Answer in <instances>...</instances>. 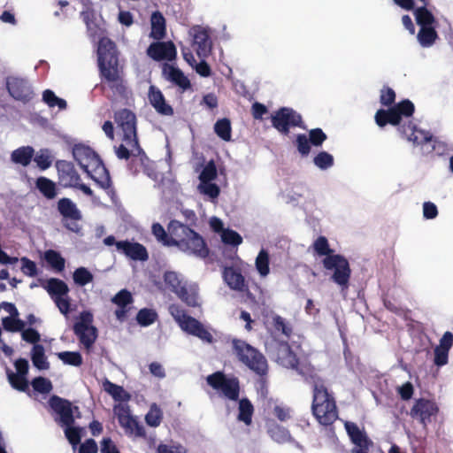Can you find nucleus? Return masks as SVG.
<instances>
[{
    "label": "nucleus",
    "mask_w": 453,
    "mask_h": 453,
    "mask_svg": "<svg viewBox=\"0 0 453 453\" xmlns=\"http://www.w3.org/2000/svg\"><path fill=\"white\" fill-rule=\"evenodd\" d=\"M97 64L100 75L108 82L119 79L118 51L114 42L108 38H102L97 47Z\"/></svg>",
    "instance_id": "nucleus-5"
},
{
    "label": "nucleus",
    "mask_w": 453,
    "mask_h": 453,
    "mask_svg": "<svg viewBox=\"0 0 453 453\" xmlns=\"http://www.w3.org/2000/svg\"><path fill=\"white\" fill-rule=\"evenodd\" d=\"M167 229L171 235H174L173 247L188 256L204 259L210 254V250L203 236L192 227L177 219L170 220Z\"/></svg>",
    "instance_id": "nucleus-2"
},
{
    "label": "nucleus",
    "mask_w": 453,
    "mask_h": 453,
    "mask_svg": "<svg viewBox=\"0 0 453 453\" xmlns=\"http://www.w3.org/2000/svg\"><path fill=\"white\" fill-rule=\"evenodd\" d=\"M163 280L166 287L188 306L197 307L200 305L197 285L188 286L181 273L175 271H165Z\"/></svg>",
    "instance_id": "nucleus-6"
},
{
    "label": "nucleus",
    "mask_w": 453,
    "mask_h": 453,
    "mask_svg": "<svg viewBox=\"0 0 453 453\" xmlns=\"http://www.w3.org/2000/svg\"><path fill=\"white\" fill-rule=\"evenodd\" d=\"M397 394L403 401H409L414 394V387L411 381H406L396 388Z\"/></svg>",
    "instance_id": "nucleus-63"
},
{
    "label": "nucleus",
    "mask_w": 453,
    "mask_h": 453,
    "mask_svg": "<svg viewBox=\"0 0 453 453\" xmlns=\"http://www.w3.org/2000/svg\"><path fill=\"white\" fill-rule=\"evenodd\" d=\"M148 99L155 111L162 116H173V108L166 102L162 91L154 85H150L148 92Z\"/></svg>",
    "instance_id": "nucleus-26"
},
{
    "label": "nucleus",
    "mask_w": 453,
    "mask_h": 453,
    "mask_svg": "<svg viewBox=\"0 0 453 453\" xmlns=\"http://www.w3.org/2000/svg\"><path fill=\"white\" fill-rule=\"evenodd\" d=\"M254 412V407L251 402L247 398L243 397L239 400L238 406V416L237 419L249 426L252 422V416Z\"/></svg>",
    "instance_id": "nucleus-42"
},
{
    "label": "nucleus",
    "mask_w": 453,
    "mask_h": 453,
    "mask_svg": "<svg viewBox=\"0 0 453 453\" xmlns=\"http://www.w3.org/2000/svg\"><path fill=\"white\" fill-rule=\"evenodd\" d=\"M35 185V188L47 200L55 199L58 194L56 182L45 176L37 177Z\"/></svg>",
    "instance_id": "nucleus-31"
},
{
    "label": "nucleus",
    "mask_w": 453,
    "mask_h": 453,
    "mask_svg": "<svg viewBox=\"0 0 453 453\" xmlns=\"http://www.w3.org/2000/svg\"><path fill=\"white\" fill-rule=\"evenodd\" d=\"M118 251L128 259L135 262H146L149 259L147 248L134 240H121L118 242Z\"/></svg>",
    "instance_id": "nucleus-21"
},
{
    "label": "nucleus",
    "mask_w": 453,
    "mask_h": 453,
    "mask_svg": "<svg viewBox=\"0 0 453 453\" xmlns=\"http://www.w3.org/2000/svg\"><path fill=\"white\" fill-rule=\"evenodd\" d=\"M162 74L166 81L179 87L183 91L191 88L189 79L179 67L173 65L165 64L162 68Z\"/></svg>",
    "instance_id": "nucleus-27"
},
{
    "label": "nucleus",
    "mask_w": 453,
    "mask_h": 453,
    "mask_svg": "<svg viewBox=\"0 0 453 453\" xmlns=\"http://www.w3.org/2000/svg\"><path fill=\"white\" fill-rule=\"evenodd\" d=\"M111 303L117 306H130L134 303V298L129 290L123 288L111 297Z\"/></svg>",
    "instance_id": "nucleus-59"
},
{
    "label": "nucleus",
    "mask_w": 453,
    "mask_h": 453,
    "mask_svg": "<svg viewBox=\"0 0 453 453\" xmlns=\"http://www.w3.org/2000/svg\"><path fill=\"white\" fill-rule=\"evenodd\" d=\"M272 127L280 134L288 135L291 127H300L306 130L302 115L290 107L282 106L271 114Z\"/></svg>",
    "instance_id": "nucleus-9"
},
{
    "label": "nucleus",
    "mask_w": 453,
    "mask_h": 453,
    "mask_svg": "<svg viewBox=\"0 0 453 453\" xmlns=\"http://www.w3.org/2000/svg\"><path fill=\"white\" fill-rule=\"evenodd\" d=\"M222 278L228 288L234 291L242 292L247 288L246 280L240 269L234 266H225Z\"/></svg>",
    "instance_id": "nucleus-28"
},
{
    "label": "nucleus",
    "mask_w": 453,
    "mask_h": 453,
    "mask_svg": "<svg viewBox=\"0 0 453 453\" xmlns=\"http://www.w3.org/2000/svg\"><path fill=\"white\" fill-rule=\"evenodd\" d=\"M6 375L12 388L19 392H27L28 390L29 381L27 376L19 377V374L14 373L9 368L6 369Z\"/></svg>",
    "instance_id": "nucleus-49"
},
{
    "label": "nucleus",
    "mask_w": 453,
    "mask_h": 453,
    "mask_svg": "<svg viewBox=\"0 0 453 453\" xmlns=\"http://www.w3.org/2000/svg\"><path fill=\"white\" fill-rule=\"evenodd\" d=\"M30 358L34 367L39 371L48 370L50 362L45 355V349L42 344H35L32 347Z\"/></svg>",
    "instance_id": "nucleus-36"
},
{
    "label": "nucleus",
    "mask_w": 453,
    "mask_h": 453,
    "mask_svg": "<svg viewBox=\"0 0 453 453\" xmlns=\"http://www.w3.org/2000/svg\"><path fill=\"white\" fill-rule=\"evenodd\" d=\"M21 334V339L30 344L35 345L40 344L39 342L41 341V334L37 329H35L33 326L28 327H23L22 330L19 332Z\"/></svg>",
    "instance_id": "nucleus-60"
},
{
    "label": "nucleus",
    "mask_w": 453,
    "mask_h": 453,
    "mask_svg": "<svg viewBox=\"0 0 453 453\" xmlns=\"http://www.w3.org/2000/svg\"><path fill=\"white\" fill-rule=\"evenodd\" d=\"M326 270L333 271L330 280L345 294L349 288L351 268L348 259L342 254L327 256L322 260Z\"/></svg>",
    "instance_id": "nucleus-7"
},
{
    "label": "nucleus",
    "mask_w": 453,
    "mask_h": 453,
    "mask_svg": "<svg viewBox=\"0 0 453 453\" xmlns=\"http://www.w3.org/2000/svg\"><path fill=\"white\" fill-rule=\"evenodd\" d=\"M49 405L57 414L55 421L62 427L74 424L73 407L70 401L61 398L56 395L49 399Z\"/></svg>",
    "instance_id": "nucleus-17"
},
{
    "label": "nucleus",
    "mask_w": 453,
    "mask_h": 453,
    "mask_svg": "<svg viewBox=\"0 0 453 453\" xmlns=\"http://www.w3.org/2000/svg\"><path fill=\"white\" fill-rule=\"evenodd\" d=\"M221 242L233 248L238 247L242 242V237L236 231L226 228L220 234Z\"/></svg>",
    "instance_id": "nucleus-56"
},
{
    "label": "nucleus",
    "mask_w": 453,
    "mask_h": 453,
    "mask_svg": "<svg viewBox=\"0 0 453 453\" xmlns=\"http://www.w3.org/2000/svg\"><path fill=\"white\" fill-rule=\"evenodd\" d=\"M42 258L54 271L61 273L65 270V259L62 257L60 252L49 249L44 251Z\"/></svg>",
    "instance_id": "nucleus-39"
},
{
    "label": "nucleus",
    "mask_w": 453,
    "mask_h": 453,
    "mask_svg": "<svg viewBox=\"0 0 453 453\" xmlns=\"http://www.w3.org/2000/svg\"><path fill=\"white\" fill-rule=\"evenodd\" d=\"M146 53L155 61H172L177 57V49L172 41L153 42L147 48Z\"/></svg>",
    "instance_id": "nucleus-22"
},
{
    "label": "nucleus",
    "mask_w": 453,
    "mask_h": 453,
    "mask_svg": "<svg viewBox=\"0 0 453 453\" xmlns=\"http://www.w3.org/2000/svg\"><path fill=\"white\" fill-rule=\"evenodd\" d=\"M344 426L348 436L349 437L351 442L355 445V447L372 441L368 438L366 433L364 430H361L356 423L351 421H346Z\"/></svg>",
    "instance_id": "nucleus-35"
},
{
    "label": "nucleus",
    "mask_w": 453,
    "mask_h": 453,
    "mask_svg": "<svg viewBox=\"0 0 453 453\" xmlns=\"http://www.w3.org/2000/svg\"><path fill=\"white\" fill-rule=\"evenodd\" d=\"M269 352L280 365L290 368L304 376L303 368L298 366L299 360L288 342L273 340L268 346Z\"/></svg>",
    "instance_id": "nucleus-12"
},
{
    "label": "nucleus",
    "mask_w": 453,
    "mask_h": 453,
    "mask_svg": "<svg viewBox=\"0 0 453 453\" xmlns=\"http://www.w3.org/2000/svg\"><path fill=\"white\" fill-rule=\"evenodd\" d=\"M179 326L186 334L197 337L203 343L212 344L215 341L212 334L204 326V325L192 316H181L179 321Z\"/></svg>",
    "instance_id": "nucleus-18"
},
{
    "label": "nucleus",
    "mask_w": 453,
    "mask_h": 453,
    "mask_svg": "<svg viewBox=\"0 0 453 453\" xmlns=\"http://www.w3.org/2000/svg\"><path fill=\"white\" fill-rule=\"evenodd\" d=\"M198 173V180L201 181H215L219 176L217 165L213 159L206 163L200 164L195 169Z\"/></svg>",
    "instance_id": "nucleus-34"
},
{
    "label": "nucleus",
    "mask_w": 453,
    "mask_h": 453,
    "mask_svg": "<svg viewBox=\"0 0 453 453\" xmlns=\"http://www.w3.org/2000/svg\"><path fill=\"white\" fill-rule=\"evenodd\" d=\"M267 433L270 437L278 443H285L292 441L289 431L276 423L268 425Z\"/></svg>",
    "instance_id": "nucleus-41"
},
{
    "label": "nucleus",
    "mask_w": 453,
    "mask_h": 453,
    "mask_svg": "<svg viewBox=\"0 0 453 453\" xmlns=\"http://www.w3.org/2000/svg\"><path fill=\"white\" fill-rule=\"evenodd\" d=\"M327 140L326 134L320 127L310 129L308 134H297L294 142L297 152L302 157H306L311 151V147L320 148Z\"/></svg>",
    "instance_id": "nucleus-13"
},
{
    "label": "nucleus",
    "mask_w": 453,
    "mask_h": 453,
    "mask_svg": "<svg viewBox=\"0 0 453 453\" xmlns=\"http://www.w3.org/2000/svg\"><path fill=\"white\" fill-rule=\"evenodd\" d=\"M87 173L88 177L93 180L100 188L104 190H108V193L114 194L111 188V179L108 169L105 167L101 157L98 159V163L95 162L88 167L87 171H83Z\"/></svg>",
    "instance_id": "nucleus-23"
},
{
    "label": "nucleus",
    "mask_w": 453,
    "mask_h": 453,
    "mask_svg": "<svg viewBox=\"0 0 453 453\" xmlns=\"http://www.w3.org/2000/svg\"><path fill=\"white\" fill-rule=\"evenodd\" d=\"M114 120L123 133V141L137 135L136 116L128 109H121L114 113Z\"/></svg>",
    "instance_id": "nucleus-20"
},
{
    "label": "nucleus",
    "mask_w": 453,
    "mask_h": 453,
    "mask_svg": "<svg viewBox=\"0 0 453 453\" xmlns=\"http://www.w3.org/2000/svg\"><path fill=\"white\" fill-rule=\"evenodd\" d=\"M58 211L65 219L81 220L82 218L81 211L75 203L70 198L62 197L58 201Z\"/></svg>",
    "instance_id": "nucleus-29"
},
{
    "label": "nucleus",
    "mask_w": 453,
    "mask_h": 453,
    "mask_svg": "<svg viewBox=\"0 0 453 453\" xmlns=\"http://www.w3.org/2000/svg\"><path fill=\"white\" fill-rule=\"evenodd\" d=\"M72 154L83 171H87L88 167H91L93 163H98L100 158L99 155L93 149L82 143L75 144L72 149Z\"/></svg>",
    "instance_id": "nucleus-25"
},
{
    "label": "nucleus",
    "mask_w": 453,
    "mask_h": 453,
    "mask_svg": "<svg viewBox=\"0 0 453 453\" xmlns=\"http://www.w3.org/2000/svg\"><path fill=\"white\" fill-rule=\"evenodd\" d=\"M19 261L21 263L20 270L25 275L28 277H35L38 275L39 270L35 261L27 257H22Z\"/></svg>",
    "instance_id": "nucleus-61"
},
{
    "label": "nucleus",
    "mask_w": 453,
    "mask_h": 453,
    "mask_svg": "<svg viewBox=\"0 0 453 453\" xmlns=\"http://www.w3.org/2000/svg\"><path fill=\"white\" fill-rule=\"evenodd\" d=\"M151 233L156 238V240L163 246L173 247V244L175 243L174 235H171L169 231H166L160 223L154 222L152 224Z\"/></svg>",
    "instance_id": "nucleus-38"
},
{
    "label": "nucleus",
    "mask_w": 453,
    "mask_h": 453,
    "mask_svg": "<svg viewBox=\"0 0 453 453\" xmlns=\"http://www.w3.org/2000/svg\"><path fill=\"white\" fill-rule=\"evenodd\" d=\"M439 412L437 403L424 397L415 399L409 415L411 418L418 420L426 430L428 424L432 422V418L436 417Z\"/></svg>",
    "instance_id": "nucleus-14"
},
{
    "label": "nucleus",
    "mask_w": 453,
    "mask_h": 453,
    "mask_svg": "<svg viewBox=\"0 0 453 453\" xmlns=\"http://www.w3.org/2000/svg\"><path fill=\"white\" fill-rule=\"evenodd\" d=\"M255 266L261 277H266L270 273V255L267 250L262 248L255 260Z\"/></svg>",
    "instance_id": "nucleus-46"
},
{
    "label": "nucleus",
    "mask_w": 453,
    "mask_h": 453,
    "mask_svg": "<svg viewBox=\"0 0 453 453\" xmlns=\"http://www.w3.org/2000/svg\"><path fill=\"white\" fill-rule=\"evenodd\" d=\"M215 134L223 141L230 142L232 139L231 121L227 118L219 119L213 127Z\"/></svg>",
    "instance_id": "nucleus-45"
},
{
    "label": "nucleus",
    "mask_w": 453,
    "mask_h": 453,
    "mask_svg": "<svg viewBox=\"0 0 453 453\" xmlns=\"http://www.w3.org/2000/svg\"><path fill=\"white\" fill-rule=\"evenodd\" d=\"M64 429L65 436L68 442L71 444L73 449H76L81 443V438L84 434V428L74 425L62 426Z\"/></svg>",
    "instance_id": "nucleus-43"
},
{
    "label": "nucleus",
    "mask_w": 453,
    "mask_h": 453,
    "mask_svg": "<svg viewBox=\"0 0 453 453\" xmlns=\"http://www.w3.org/2000/svg\"><path fill=\"white\" fill-rule=\"evenodd\" d=\"M427 4H422V6L414 7L413 13L416 22L419 28L436 27V19L431 11L427 9Z\"/></svg>",
    "instance_id": "nucleus-32"
},
{
    "label": "nucleus",
    "mask_w": 453,
    "mask_h": 453,
    "mask_svg": "<svg viewBox=\"0 0 453 453\" xmlns=\"http://www.w3.org/2000/svg\"><path fill=\"white\" fill-rule=\"evenodd\" d=\"M207 384L231 401H238L240 382L236 377H226L223 372L218 371L206 377Z\"/></svg>",
    "instance_id": "nucleus-11"
},
{
    "label": "nucleus",
    "mask_w": 453,
    "mask_h": 453,
    "mask_svg": "<svg viewBox=\"0 0 453 453\" xmlns=\"http://www.w3.org/2000/svg\"><path fill=\"white\" fill-rule=\"evenodd\" d=\"M3 329L9 333H19L26 326L25 320L19 319V315L2 318Z\"/></svg>",
    "instance_id": "nucleus-50"
},
{
    "label": "nucleus",
    "mask_w": 453,
    "mask_h": 453,
    "mask_svg": "<svg viewBox=\"0 0 453 453\" xmlns=\"http://www.w3.org/2000/svg\"><path fill=\"white\" fill-rule=\"evenodd\" d=\"M449 350L436 346L434 349V364L438 367L447 365L449 362Z\"/></svg>",
    "instance_id": "nucleus-62"
},
{
    "label": "nucleus",
    "mask_w": 453,
    "mask_h": 453,
    "mask_svg": "<svg viewBox=\"0 0 453 453\" xmlns=\"http://www.w3.org/2000/svg\"><path fill=\"white\" fill-rule=\"evenodd\" d=\"M232 344L238 359L260 377L259 383L264 387L268 372L265 356L244 341L234 339Z\"/></svg>",
    "instance_id": "nucleus-3"
},
{
    "label": "nucleus",
    "mask_w": 453,
    "mask_h": 453,
    "mask_svg": "<svg viewBox=\"0 0 453 453\" xmlns=\"http://www.w3.org/2000/svg\"><path fill=\"white\" fill-rule=\"evenodd\" d=\"M56 168L59 183L64 188H73L81 180L80 174L73 163L65 160H58L56 162Z\"/></svg>",
    "instance_id": "nucleus-24"
},
{
    "label": "nucleus",
    "mask_w": 453,
    "mask_h": 453,
    "mask_svg": "<svg viewBox=\"0 0 453 453\" xmlns=\"http://www.w3.org/2000/svg\"><path fill=\"white\" fill-rule=\"evenodd\" d=\"M104 389L109 394L114 401L118 402H127L131 398V395L127 392L123 387L117 385L108 379L104 381Z\"/></svg>",
    "instance_id": "nucleus-37"
},
{
    "label": "nucleus",
    "mask_w": 453,
    "mask_h": 453,
    "mask_svg": "<svg viewBox=\"0 0 453 453\" xmlns=\"http://www.w3.org/2000/svg\"><path fill=\"white\" fill-rule=\"evenodd\" d=\"M113 411L127 434H134L139 438L146 435L144 426L131 415L130 408L127 403H119L115 404Z\"/></svg>",
    "instance_id": "nucleus-15"
},
{
    "label": "nucleus",
    "mask_w": 453,
    "mask_h": 453,
    "mask_svg": "<svg viewBox=\"0 0 453 453\" xmlns=\"http://www.w3.org/2000/svg\"><path fill=\"white\" fill-rule=\"evenodd\" d=\"M137 324L142 327L152 325L157 319V313L150 308H142L136 314Z\"/></svg>",
    "instance_id": "nucleus-55"
},
{
    "label": "nucleus",
    "mask_w": 453,
    "mask_h": 453,
    "mask_svg": "<svg viewBox=\"0 0 453 453\" xmlns=\"http://www.w3.org/2000/svg\"><path fill=\"white\" fill-rule=\"evenodd\" d=\"M42 102L50 108L58 107L59 110H65L67 107V103L65 99L58 97L51 89H45L42 92Z\"/></svg>",
    "instance_id": "nucleus-51"
},
{
    "label": "nucleus",
    "mask_w": 453,
    "mask_h": 453,
    "mask_svg": "<svg viewBox=\"0 0 453 453\" xmlns=\"http://www.w3.org/2000/svg\"><path fill=\"white\" fill-rule=\"evenodd\" d=\"M313 416L323 426H329L337 418L336 404L323 384L313 385V399L311 404Z\"/></svg>",
    "instance_id": "nucleus-4"
},
{
    "label": "nucleus",
    "mask_w": 453,
    "mask_h": 453,
    "mask_svg": "<svg viewBox=\"0 0 453 453\" xmlns=\"http://www.w3.org/2000/svg\"><path fill=\"white\" fill-rule=\"evenodd\" d=\"M313 250L314 252L319 257L325 256L326 257L327 256L334 255V250L330 249L328 240L323 235L319 236L313 242Z\"/></svg>",
    "instance_id": "nucleus-57"
},
{
    "label": "nucleus",
    "mask_w": 453,
    "mask_h": 453,
    "mask_svg": "<svg viewBox=\"0 0 453 453\" xmlns=\"http://www.w3.org/2000/svg\"><path fill=\"white\" fill-rule=\"evenodd\" d=\"M73 282L79 287H84L94 280L93 273L84 266H80L73 273Z\"/></svg>",
    "instance_id": "nucleus-52"
},
{
    "label": "nucleus",
    "mask_w": 453,
    "mask_h": 453,
    "mask_svg": "<svg viewBox=\"0 0 453 453\" xmlns=\"http://www.w3.org/2000/svg\"><path fill=\"white\" fill-rule=\"evenodd\" d=\"M74 334L78 337L80 343L85 349H90L96 342L98 331L93 326V314L89 311H83L80 313L73 326Z\"/></svg>",
    "instance_id": "nucleus-10"
},
{
    "label": "nucleus",
    "mask_w": 453,
    "mask_h": 453,
    "mask_svg": "<svg viewBox=\"0 0 453 453\" xmlns=\"http://www.w3.org/2000/svg\"><path fill=\"white\" fill-rule=\"evenodd\" d=\"M193 38V43L196 45V54L199 58L208 57L212 50V41L210 35V28L200 25L193 26L189 30Z\"/></svg>",
    "instance_id": "nucleus-19"
},
{
    "label": "nucleus",
    "mask_w": 453,
    "mask_h": 453,
    "mask_svg": "<svg viewBox=\"0 0 453 453\" xmlns=\"http://www.w3.org/2000/svg\"><path fill=\"white\" fill-rule=\"evenodd\" d=\"M78 452L79 453H97L98 446H97L96 441L92 438L86 439L83 442H81L79 445Z\"/></svg>",
    "instance_id": "nucleus-64"
},
{
    "label": "nucleus",
    "mask_w": 453,
    "mask_h": 453,
    "mask_svg": "<svg viewBox=\"0 0 453 453\" xmlns=\"http://www.w3.org/2000/svg\"><path fill=\"white\" fill-rule=\"evenodd\" d=\"M35 152V149L30 145L21 146L11 153V161L26 167L33 160Z\"/></svg>",
    "instance_id": "nucleus-33"
},
{
    "label": "nucleus",
    "mask_w": 453,
    "mask_h": 453,
    "mask_svg": "<svg viewBox=\"0 0 453 453\" xmlns=\"http://www.w3.org/2000/svg\"><path fill=\"white\" fill-rule=\"evenodd\" d=\"M42 287L47 291L59 311L67 316L71 309V298L69 297L70 288L65 281L61 279L51 277L42 281Z\"/></svg>",
    "instance_id": "nucleus-8"
},
{
    "label": "nucleus",
    "mask_w": 453,
    "mask_h": 453,
    "mask_svg": "<svg viewBox=\"0 0 453 453\" xmlns=\"http://www.w3.org/2000/svg\"><path fill=\"white\" fill-rule=\"evenodd\" d=\"M197 191L210 202L215 203L220 195V187L215 181H201L197 185Z\"/></svg>",
    "instance_id": "nucleus-40"
},
{
    "label": "nucleus",
    "mask_w": 453,
    "mask_h": 453,
    "mask_svg": "<svg viewBox=\"0 0 453 453\" xmlns=\"http://www.w3.org/2000/svg\"><path fill=\"white\" fill-rule=\"evenodd\" d=\"M437 38L438 34L436 27H421L417 35V39L423 48H429L433 46Z\"/></svg>",
    "instance_id": "nucleus-44"
},
{
    "label": "nucleus",
    "mask_w": 453,
    "mask_h": 453,
    "mask_svg": "<svg viewBox=\"0 0 453 453\" xmlns=\"http://www.w3.org/2000/svg\"><path fill=\"white\" fill-rule=\"evenodd\" d=\"M415 111L414 104L409 99H403L388 110L380 109L376 111L374 119L380 127L386 125L398 126V131L403 137L414 145L421 146L423 152L429 154L435 152L443 156L449 150L448 143L434 137L430 132L419 129L411 121L401 124L403 118H410Z\"/></svg>",
    "instance_id": "nucleus-1"
},
{
    "label": "nucleus",
    "mask_w": 453,
    "mask_h": 453,
    "mask_svg": "<svg viewBox=\"0 0 453 453\" xmlns=\"http://www.w3.org/2000/svg\"><path fill=\"white\" fill-rule=\"evenodd\" d=\"M163 419V411L160 407L153 403L145 415V422L150 427H157Z\"/></svg>",
    "instance_id": "nucleus-54"
},
{
    "label": "nucleus",
    "mask_w": 453,
    "mask_h": 453,
    "mask_svg": "<svg viewBox=\"0 0 453 453\" xmlns=\"http://www.w3.org/2000/svg\"><path fill=\"white\" fill-rule=\"evenodd\" d=\"M33 160L41 171H45L51 166L53 155L50 150L41 149L35 154Z\"/></svg>",
    "instance_id": "nucleus-48"
},
{
    "label": "nucleus",
    "mask_w": 453,
    "mask_h": 453,
    "mask_svg": "<svg viewBox=\"0 0 453 453\" xmlns=\"http://www.w3.org/2000/svg\"><path fill=\"white\" fill-rule=\"evenodd\" d=\"M9 95L16 101L29 103L34 97V90L29 81L23 78L10 76L5 80Z\"/></svg>",
    "instance_id": "nucleus-16"
},
{
    "label": "nucleus",
    "mask_w": 453,
    "mask_h": 453,
    "mask_svg": "<svg viewBox=\"0 0 453 453\" xmlns=\"http://www.w3.org/2000/svg\"><path fill=\"white\" fill-rule=\"evenodd\" d=\"M313 165L320 171H326L334 165V156L326 150H319L312 159Z\"/></svg>",
    "instance_id": "nucleus-47"
},
{
    "label": "nucleus",
    "mask_w": 453,
    "mask_h": 453,
    "mask_svg": "<svg viewBox=\"0 0 453 453\" xmlns=\"http://www.w3.org/2000/svg\"><path fill=\"white\" fill-rule=\"evenodd\" d=\"M166 35V20L159 11H154L150 16V37L154 40H162Z\"/></svg>",
    "instance_id": "nucleus-30"
},
{
    "label": "nucleus",
    "mask_w": 453,
    "mask_h": 453,
    "mask_svg": "<svg viewBox=\"0 0 453 453\" xmlns=\"http://www.w3.org/2000/svg\"><path fill=\"white\" fill-rule=\"evenodd\" d=\"M31 386L39 394H49L53 388L51 381L42 376L35 377L31 380Z\"/></svg>",
    "instance_id": "nucleus-58"
},
{
    "label": "nucleus",
    "mask_w": 453,
    "mask_h": 453,
    "mask_svg": "<svg viewBox=\"0 0 453 453\" xmlns=\"http://www.w3.org/2000/svg\"><path fill=\"white\" fill-rule=\"evenodd\" d=\"M57 357L67 365L79 367L83 363V357L80 351H61L57 353Z\"/></svg>",
    "instance_id": "nucleus-53"
}]
</instances>
